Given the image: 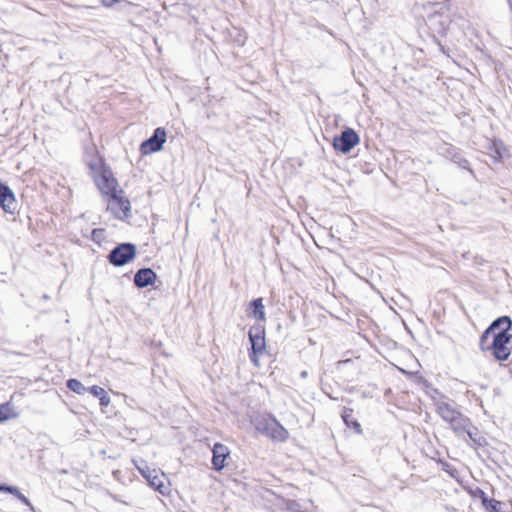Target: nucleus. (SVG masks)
Wrapping results in <instances>:
<instances>
[{"label":"nucleus","instance_id":"f257e3e1","mask_svg":"<svg viewBox=\"0 0 512 512\" xmlns=\"http://www.w3.org/2000/svg\"><path fill=\"white\" fill-rule=\"evenodd\" d=\"M254 426L260 434L267 436L273 441L284 442L289 437L287 429L271 415L257 417L254 420Z\"/></svg>","mask_w":512,"mask_h":512},{"label":"nucleus","instance_id":"2eb2a0df","mask_svg":"<svg viewBox=\"0 0 512 512\" xmlns=\"http://www.w3.org/2000/svg\"><path fill=\"white\" fill-rule=\"evenodd\" d=\"M451 429L458 435L462 436L472 425L471 420L459 412L455 418L450 421Z\"/></svg>","mask_w":512,"mask_h":512},{"label":"nucleus","instance_id":"7c9ffc66","mask_svg":"<svg viewBox=\"0 0 512 512\" xmlns=\"http://www.w3.org/2000/svg\"><path fill=\"white\" fill-rule=\"evenodd\" d=\"M118 0H101L104 6L110 7L115 4Z\"/></svg>","mask_w":512,"mask_h":512},{"label":"nucleus","instance_id":"393cba45","mask_svg":"<svg viewBox=\"0 0 512 512\" xmlns=\"http://www.w3.org/2000/svg\"><path fill=\"white\" fill-rule=\"evenodd\" d=\"M491 333H495L493 332L492 330H490V328L488 327L481 335L480 337V347L483 351L487 350V346H486V342L488 341L489 339V336Z\"/></svg>","mask_w":512,"mask_h":512},{"label":"nucleus","instance_id":"9b49d317","mask_svg":"<svg viewBox=\"0 0 512 512\" xmlns=\"http://www.w3.org/2000/svg\"><path fill=\"white\" fill-rule=\"evenodd\" d=\"M248 337L251 344V351H253L254 354H262L266 348L264 326L261 324L251 326Z\"/></svg>","mask_w":512,"mask_h":512},{"label":"nucleus","instance_id":"6ab92c4d","mask_svg":"<svg viewBox=\"0 0 512 512\" xmlns=\"http://www.w3.org/2000/svg\"><path fill=\"white\" fill-rule=\"evenodd\" d=\"M87 389V392L91 393L94 397L99 399L101 406L107 407L110 404V397L102 387L93 385Z\"/></svg>","mask_w":512,"mask_h":512},{"label":"nucleus","instance_id":"f03ea898","mask_svg":"<svg viewBox=\"0 0 512 512\" xmlns=\"http://www.w3.org/2000/svg\"><path fill=\"white\" fill-rule=\"evenodd\" d=\"M450 17L447 13L441 11H435L427 16L426 25L431 32L433 41L439 46L440 50L445 54V48L441 44L437 36H445L449 25Z\"/></svg>","mask_w":512,"mask_h":512},{"label":"nucleus","instance_id":"cd10ccee","mask_svg":"<svg viewBox=\"0 0 512 512\" xmlns=\"http://www.w3.org/2000/svg\"><path fill=\"white\" fill-rule=\"evenodd\" d=\"M0 492L13 494L14 492H16V487L8 485V484L0 483Z\"/></svg>","mask_w":512,"mask_h":512},{"label":"nucleus","instance_id":"c85d7f7f","mask_svg":"<svg viewBox=\"0 0 512 512\" xmlns=\"http://www.w3.org/2000/svg\"><path fill=\"white\" fill-rule=\"evenodd\" d=\"M103 234V230L102 229H94L92 231V238L94 241H99L101 236Z\"/></svg>","mask_w":512,"mask_h":512},{"label":"nucleus","instance_id":"a211bd4d","mask_svg":"<svg viewBox=\"0 0 512 512\" xmlns=\"http://www.w3.org/2000/svg\"><path fill=\"white\" fill-rule=\"evenodd\" d=\"M464 434H467L470 440L476 447H483L488 444L487 439L481 434L479 429L473 424L466 430Z\"/></svg>","mask_w":512,"mask_h":512},{"label":"nucleus","instance_id":"1a4fd4ad","mask_svg":"<svg viewBox=\"0 0 512 512\" xmlns=\"http://www.w3.org/2000/svg\"><path fill=\"white\" fill-rule=\"evenodd\" d=\"M360 142L359 135L352 128H345L340 135L333 139L335 150L347 154Z\"/></svg>","mask_w":512,"mask_h":512},{"label":"nucleus","instance_id":"4468645a","mask_svg":"<svg viewBox=\"0 0 512 512\" xmlns=\"http://www.w3.org/2000/svg\"><path fill=\"white\" fill-rule=\"evenodd\" d=\"M157 274L151 268H140L134 275V285L137 288H146L153 285Z\"/></svg>","mask_w":512,"mask_h":512},{"label":"nucleus","instance_id":"7ed1b4c3","mask_svg":"<svg viewBox=\"0 0 512 512\" xmlns=\"http://www.w3.org/2000/svg\"><path fill=\"white\" fill-rule=\"evenodd\" d=\"M511 339L512 335L507 331L494 333L491 344L487 345V350L492 352L497 361H506L511 355V348L508 347Z\"/></svg>","mask_w":512,"mask_h":512},{"label":"nucleus","instance_id":"f8f14e48","mask_svg":"<svg viewBox=\"0 0 512 512\" xmlns=\"http://www.w3.org/2000/svg\"><path fill=\"white\" fill-rule=\"evenodd\" d=\"M17 200L11 188L3 182H0V207L10 214H14L17 210Z\"/></svg>","mask_w":512,"mask_h":512},{"label":"nucleus","instance_id":"39448f33","mask_svg":"<svg viewBox=\"0 0 512 512\" xmlns=\"http://www.w3.org/2000/svg\"><path fill=\"white\" fill-rule=\"evenodd\" d=\"M94 181L103 195L110 197L113 193L118 192V182L114 178L111 169L106 165L101 166L99 173L94 177Z\"/></svg>","mask_w":512,"mask_h":512},{"label":"nucleus","instance_id":"b1692460","mask_svg":"<svg viewBox=\"0 0 512 512\" xmlns=\"http://www.w3.org/2000/svg\"><path fill=\"white\" fill-rule=\"evenodd\" d=\"M17 499H19L25 506L29 507L31 510H34L30 500L20 492V490L16 487V492L12 494Z\"/></svg>","mask_w":512,"mask_h":512},{"label":"nucleus","instance_id":"412c9836","mask_svg":"<svg viewBox=\"0 0 512 512\" xmlns=\"http://www.w3.org/2000/svg\"><path fill=\"white\" fill-rule=\"evenodd\" d=\"M252 310V316L260 321H265V310L262 298L253 299L249 304Z\"/></svg>","mask_w":512,"mask_h":512},{"label":"nucleus","instance_id":"ddd939ff","mask_svg":"<svg viewBox=\"0 0 512 512\" xmlns=\"http://www.w3.org/2000/svg\"><path fill=\"white\" fill-rule=\"evenodd\" d=\"M230 456L229 448L222 443H215L212 448V466L216 471L224 469L226 459Z\"/></svg>","mask_w":512,"mask_h":512},{"label":"nucleus","instance_id":"6e6552de","mask_svg":"<svg viewBox=\"0 0 512 512\" xmlns=\"http://www.w3.org/2000/svg\"><path fill=\"white\" fill-rule=\"evenodd\" d=\"M436 150L440 156L451 160L462 169L473 173L472 169L470 168L469 161L463 157L462 151L458 147L446 142H442L437 146Z\"/></svg>","mask_w":512,"mask_h":512},{"label":"nucleus","instance_id":"c756f323","mask_svg":"<svg viewBox=\"0 0 512 512\" xmlns=\"http://www.w3.org/2000/svg\"><path fill=\"white\" fill-rule=\"evenodd\" d=\"M258 355H259V354H254V352H253V351H251V352L249 353L250 360H251V362H252L256 367H259V365H260V364H259V360H258Z\"/></svg>","mask_w":512,"mask_h":512},{"label":"nucleus","instance_id":"2f4dec72","mask_svg":"<svg viewBox=\"0 0 512 512\" xmlns=\"http://www.w3.org/2000/svg\"><path fill=\"white\" fill-rule=\"evenodd\" d=\"M307 376H308L307 371H302V372H301V377H302V378H306Z\"/></svg>","mask_w":512,"mask_h":512},{"label":"nucleus","instance_id":"20e7f679","mask_svg":"<svg viewBox=\"0 0 512 512\" xmlns=\"http://www.w3.org/2000/svg\"><path fill=\"white\" fill-rule=\"evenodd\" d=\"M137 247L133 243L125 242L116 245L108 254V261L115 267H121L136 257Z\"/></svg>","mask_w":512,"mask_h":512},{"label":"nucleus","instance_id":"9d476101","mask_svg":"<svg viewBox=\"0 0 512 512\" xmlns=\"http://www.w3.org/2000/svg\"><path fill=\"white\" fill-rule=\"evenodd\" d=\"M143 466H137L139 472L141 475L147 480L150 487L155 489L156 491H159L161 494H165L166 486L163 482V476L164 474L159 472L155 469H150L144 461H141Z\"/></svg>","mask_w":512,"mask_h":512},{"label":"nucleus","instance_id":"aec40b11","mask_svg":"<svg viewBox=\"0 0 512 512\" xmlns=\"http://www.w3.org/2000/svg\"><path fill=\"white\" fill-rule=\"evenodd\" d=\"M512 327V320L509 316H501L495 319L489 326L490 330L495 332V330L500 329V331H507Z\"/></svg>","mask_w":512,"mask_h":512},{"label":"nucleus","instance_id":"4be33fe9","mask_svg":"<svg viewBox=\"0 0 512 512\" xmlns=\"http://www.w3.org/2000/svg\"><path fill=\"white\" fill-rule=\"evenodd\" d=\"M66 386L69 390L73 391L78 395H84L88 391V389L82 384V382L75 378L67 380Z\"/></svg>","mask_w":512,"mask_h":512},{"label":"nucleus","instance_id":"0eeeda50","mask_svg":"<svg viewBox=\"0 0 512 512\" xmlns=\"http://www.w3.org/2000/svg\"><path fill=\"white\" fill-rule=\"evenodd\" d=\"M107 209L112 212L115 218L120 220H127L132 216L129 199L118 195V192L109 197Z\"/></svg>","mask_w":512,"mask_h":512},{"label":"nucleus","instance_id":"dca6fc26","mask_svg":"<svg viewBox=\"0 0 512 512\" xmlns=\"http://www.w3.org/2000/svg\"><path fill=\"white\" fill-rule=\"evenodd\" d=\"M436 411L447 423H450V421L459 413L452 404L447 402H438L436 404Z\"/></svg>","mask_w":512,"mask_h":512},{"label":"nucleus","instance_id":"f3484780","mask_svg":"<svg viewBox=\"0 0 512 512\" xmlns=\"http://www.w3.org/2000/svg\"><path fill=\"white\" fill-rule=\"evenodd\" d=\"M341 416L348 428H352L357 434H362L361 424L353 417L352 409L345 407Z\"/></svg>","mask_w":512,"mask_h":512},{"label":"nucleus","instance_id":"5701e85b","mask_svg":"<svg viewBox=\"0 0 512 512\" xmlns=\"http://www.w3.org/2000/svg\"><path fill=\"white\" fill-rule=\"evenodd\" d=\"M11 408L9 403L0 404V422L8 420L11 415Z\"/></svg>","mask_w":512,"mask_h":512},{"label":"nucleus","instance_id":"473e14b6","mask_svg":"<svg viewBox=\"0 0 512 512\" xmlns=\"http://www.w3.org/2000/svg\"><path fill=\"white\" fill-rule=\"evenodd\" d=\"M509 502H510V505L512 506V499Z\"/></svg>","mask_w":512,"mask_h":512},{"label":"nucleus","instance_id":"bb28decb","mask_svg":"<svg viewBox=\"0 0 512 512\" xmlns=\"http://www.w3.org/2000/svg\"><path fill=\"white\" fill-rule=\"evenodd\" d=\"M287 509L294 511V512H306V511L300 510V503L297 502L296 500H290L287 503Z\"/></svg>","mask_w":512,"mask_h":512},{"label":"nucleus","instance_id":"a878e982","mask_svg":"<svg viewBox=\"0 0 512 512\" xmlns=\"http://www.w3.org/2000/svg\"><path fill=\"white\" fill-rule=\"evenodd\" d=\"M475 496L481 500L482 505H486V503H490V498L487 494L480 488H477L475 491Z\"/></svg>","mask_w":512,"mask_h":512},{"label":"nucleus","instance_id":"423d86ee","mask_svg":"<svg viewBox=\"0 0 512 512\" xmlns=\"http://www.w3.org/2000/svg\"><path fill=\"white\" fill-rule=\"evenodd\" d=\"M167 140V132L164 127H157L152 135L140 144V152L142 155H150L163 149V145Z\"/></svg>","mask_w":512,"mask_h":512}]
</instances>
